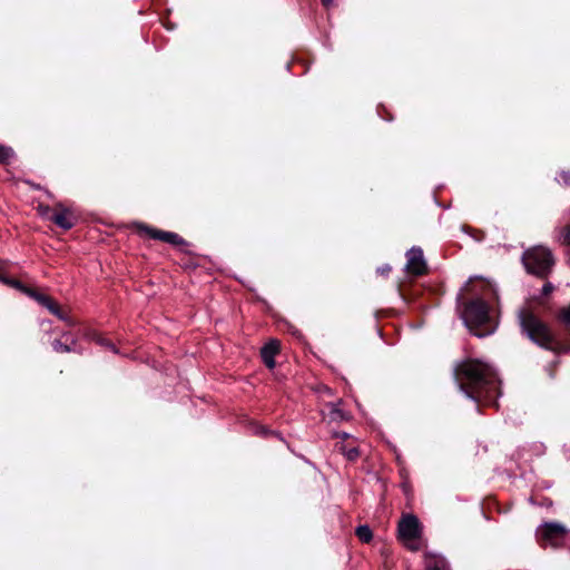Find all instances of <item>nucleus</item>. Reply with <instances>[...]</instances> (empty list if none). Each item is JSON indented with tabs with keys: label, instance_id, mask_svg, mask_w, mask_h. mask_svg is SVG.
Wrapping results in <instances>:
<instances>
[{
	"label": "nucleus",
	"instance_id": "3",
	"mask_svg": "<svg viewBox=\"0 0 570 570\" xmlns=\"http://www.w3.org/2000/svg\"><path fill=\"white\" fill-rule=\"evenodd\" d=\"M518 324L523 337L540 348H552L553 331L528 304L518 309Z\"/></svg>",
	"mask_w": 570,
	"mask_h": 570
},
{
	"label": "nucleus",
	"instance_id": "13",
	"mask_svg": "<svg viewBox=\"0 0 570 570\" xmlns=\"http://www.w3.org/2000/svg\"><path fill=\"white\" fill-rule=\"evenodd\" d=\"M425 570H449V564L444 558L426 553Z\"/></svg>",
	"mask_w": 570,
	"mask_h": 570
},
{
	"label": "nucleus",
	"instance_id": "31",
	"mask_svg": "<svg viewBox=\"0 0 570 570\" xmlns=\"http://www.w3.org/2000/svg\"><path fill=\"white\" fill-rule=\"evenodd\" d=\"M342 438H343V439H347V438H348V435H347L346 433H342Z\"/></svg>",
	"mask_w": 570,
	"mask_h": 570
},
{
	"label": "nucleus",
	"instance_id": "7",
	"mask_svg": "<svg viewBox=\"0 0 570 570\" xmlns=\"http://www.w3.org/2000/svg\"><path fill=\"white\" fill-rule=\"evenodd\" d=\"M405 272L415 277L428 274L429 267L422 248L414 246L406 252Z\"/></svg>",
	"mask_w": 570,
	"mask_h": 570
},
{
	"label": "nucleus",
	"instance_id": "26",
	"mask_svg": "<svg viewBox=\"0 0 570 570\" xmlns=\"http://www.w3.org/2000/svg\"><path fill=\"white\" fill-rule=\"evenodd\" d=\"M553 285L551 283H546L542 287V295L548 296L553 291Z\"/></svg>",
	"mask_w": 570,
	"mask_h": 570
},
{
	"label": "nucleus",
	"instance_id": "19",
	"mask_svg": "<svg viewBox=\"0 0 570 570\" xmlns=\"http://www.w3.org/2000/svg\"><path fill=\"white\" fill-rule=\"evenodd\" d=\"M13 157H14L13 149L11 147L0 144V164L8 165Z\"/></svg>",
	"mask_w": 570,
	"mask_h": 570
},
{
	"label": "nucleus",
	"instance_id": "24",
	"mask_svg": "<svg viewBox=\"0 0 570 570\" xmlns=\"http://www.w3.org/2000/svg\"><path fill=\"white\" fill-rule=\"evenodd\" d=\"M558 317L564 324L570 323V305L561 308L558 313Z\"/></svg>",
	"mask_w": 570,
	"mask_h": 570
},
{
	"label": "nucleus",
	"instance_id": "25",
	"mask_svg": "<svg viewBox=\"0 0 570 570\" xmlns=\"http://www.w3.org/2000/svg\"><path fill=\"white\" fill-rule=\"evenodd\" d=\"M391 271H392V267L389 264H383L382 266H379L376 268V274L387 277L389 274L391 273Z\"/></svg>",
	"mask_w": 570,
	"mask_h": 570
},
{
	"label": "nucleus",
	"instance_id": "17",
	"mask_svg": "<svg viewBox=\"0 0 570 570\" xmlns=\"http://www.w3.org/2000/svg\"><path fill=\"white\" fill-rule=\"evenodd\" d=\"M35 301L38 302L41 306L46 307L50 313H56V309L53 308L56 302L50 296L38 291Z\"/></svg>",
	"mask_w": 570,
	"mask_h": 570
},
{
	"label": "nucleus",
	"instance_id": "2",
	"mask_svg": "<svg viewBox=\"0 0 570 570\" xmlns=\"http://www.w3.org/2000/svg\"><path fill=\"white\" fill-rule=\"evenodd\" d=\"M453 375L460 390L479 406H499V379L490 365L468 357L454 366Z\"/></svg>",
	"mask_w": 570,
	"mask_h": 570
},
{
	"label": "nucleus",
	"instance_id": "14",
	"mask_svg": "<svg viewBox=\"0 0 570 570\" xmlns=\"http://www.w3.org/2000/svg\"><path fill=\"white\" fill-rule=\"evenodd\" d=\"M336 448L351 462L356 461L360 456V450L357 446H350L343 443H337Z\"/></svg>",
	"mask_w": 570,
	"mask_h": 570
},
{
	"label": "nucleus",
	"instance_id": "8",
	"mask_svg": "<svg viewBox=\"0 0 570 570\" xmlns=\"http://www.w3.org/2000/svg\"><path fill=\"white\" fill-rule=\"evenodd\" d=\"M567 530L563 525L554 522H547L538 530V541L541 546L550 543L558 546L566 537Z\"/></svg>",
	"mask_w": 570,
	"mask_h": 570
},
{
	"label": "nucleus",
	"instance_id": "29",
	"mask_svg": "<svg viewBox=\"0 0 570 570\" xmlns=\"http://www.w3.org/2000/svg\"><path fill=\"white\" fill-rule=\"evenodd\" d=\"M322 4L328 9L331 6H333L334 0H321Z\"/></svg>",
	"mask_w": 570,
	"mask_h": 570
},
{
	"label": "nucleus",
	"instance_id": "15",
	"mask_svg": "<svg viewBox=\"0 0 570 570\" xmlns=\"http://www.w3.org/2000/svg\"><path fill=\"white\" fill-rule=\"evenodd\" d=\"M355 535L363 543H370L373 539V532H372L371 528L366 524L358 525L355 529Z\"/></svg>",
	"mask_w": 570,
	"mask_h": 570
},
{
	"label": "nucleus",
	"instance_id": "32",
	"mask_svg": "<svg viewBox=\"0 0 570 570\" xmlns=\"http://www.w3.org/2000/svg\"><path fill=\"white\" fill-rule=\"evenodd\" d=\"M386 120H393V117L392 116H389L385 118Z\"/></svg>",
	"mask_w": 570,
	"mask_h": 570
},
{
	"label": "nucleus",
	"instance_id": "28",
	"mask_svg": "<svg viewBox=\"0 0 570 570\" xmlns=\"http://www.w3.org/2000/svg\"><path fill=\"white\" fill-rule=\"evenodd\" d=\"M397 289H399L400 296H401L404 301H409V299H410V298H409V296H407V294H406V293H405V291L403 289L402 285H399Z\"/></svg>",
	"mask_w": 570,
	"mask_h": 570
},
{
	"label": "nucleus",
	"instance_id": "27",
	"mask_svg": "<svg viewBox=\"0 0 570 570\" xmlns=\"http://www.w3.org/2000/svg\"><path fill=\"white\" fill-rule=\"evenodd\" d=\"M558 321L563 325L564 331H566V334H567V336H568V337H567V340H566V342H568V344L570 345V323L564 324V323H562L559 318H558Z\"/></svg>",
	"mask_w": 570,
	"mask_h": 570
},
{
	"label": "nucleus",
	"instance_id": "5",
	"mask_svg": "<svg viewBox=\"0 0 570 570\" xmlns=\"http://www.w3.org/2000/svg\"><path fill=\"white\" fill-rule=\"evenodd\" d=\"M42 214L48 215V219L63 230H69L76 226L78 216L62 204H57L53 208L50 206H40Z\"/></svg>",
	"mask_w": 570,
	"mask_h": 570
},
{
	"label": "nucleus",
	"instance_id": "10",
	"mask_svg": "<svg viewBox=\"0 0 570 570\" xmlns=\"http://www.w3.org/2000/svg\"><path fill=\"white\" fill-rule=\"evenodd\" d=\"M56 353H80L77 338L69 332H63L59 338L51 342Z\"/></svg>",
	"mask_w": 570,
	"mask_h": 570
},
{
	"label": "nucleus",
	"instance_id": "16",
	"mask_svg": "<svg viewBox=\"0 0 570 570\" xmlns=\"http://www.w3.org/2000/svg\"><path fill=\"white\" fill-rule=\"evenodd\" d=\"M559 240L562 245L568 247V263L570 264V223L564 225L559 230Z\"/></svg>",
	"mask_w": 570,
	"mask_h": 570
},
{
	"label": "nucleus",
	"instance_id": "18",
	"mask_svg": "<svg viewBox=\"0 0 570 570\" xmlns=\"http://www.w3.org/2000/svg\"><path fill=\"white\" fill-rule=\"evenodd\" d=\"M544 350L546 351L554 352L557 354L570 353V345L568 344V342H561L553 334V346H552V348H544Z\"/></svg>",
	"mask_w": 570,
	"mask_h": 570
},
{
	"label": "nucleus",
	"instance_id": "9",
	"mask_svg": "<svg viewBox=\"0 0 570 570\" xmlns=\"http://www.w3.org/2000/svg\"><path fill=\"white\" fill-rule=\"evenodd\" d=\"M400 539L404 541H414L421 538L422 525L414 514H404L397 525Z\"/></svg>",
	"mask_w": 570,
	"mask_h": 570
},
{
	"label": "nucleus",
	"instance_id": "21",
	"mask_svg": "<svg viewBox=\"0 0 570 570\" xmlns=\"http://www.w3.org/2000/svg\"><path fill=\"white\" fill-rule=\"evenodd\" d=\"M94 341L100 346L111 350L114 353L118 352L116 345L109 338L102 336L101 334H95Z\"/></svg>",
	"mask_w": 570,
	"mask_h": 570
},
{
	"label": "nucleus",
	"instance_id": "4",
	"mask_svg": "<svg viewBox=\"0 0 570 570\" xmlns=\"http://www.w3.org/2000/svg\"><path fill=\"white\" fill-rule=\"evenodd\" d=\"M522 264L527 273L547 278L553 269L556 259L550 248L537 245L523 252Z\"/></svg>",
	"mask_w": 570,
	"mask_h": 570
},
{
	"label": "nucleus",
	"instance_id": "23",
	"mask_svg": "<svg viewBox=\"0 0 570 570\" xmlns=\"http://www.w3.org/2000/svg\"><path fill=\"white\" fill-rule=\"evenodd\" d=\"M558 181L564 187H570V170H561Z\"/></svg>",
	"mask_w": 570,
	"mask_h": 570
},
{
	"label": "nucleus",
	"instance_id": "30",
	"mask_svg": "<svg viewBox=\"0 0 570 570\" xmlns=\"http://www.w3.org/2000/svg\"><path fill=\"white\" fill-rule=\"evenodd\" d=\"M409 548H410L411 550H413V551H416V550H419V549H420L417 546H410Z\"/></svg>",
	"mask_w": 570,
	"mask_h": 570
},
{
	"label": "nucleus",
	"instance_id": "22",
	"mask_svg": "<svg viewBox=\"0 0 570 570\" xmlns=\"http://www.w3.org/2000/svg\"><path fill=\"white\" fill-rule=\"evenodd\" d=\"M56 313H51L52 315L57 316L59 320L65 321L68 325H73V321L67 315L65 311L56 303L53 305Z\"/></svg>",
	"mask_w": 570,
	"mask_h": 570
},
{
	"label": "nucleus",
	"instance_id": "1",
	"mask_svg": "<svg viewBox=\"0 0 570 570\" xmlns=\"http://www.w3.org/2000/svg\"><path fill=\"white\" fill-rule=\"evenodd\" d=\"M489 296H495L491 284L482 278H470L456 296L458 308L472 334L484 337L492 334L498 322L490 313Z\"/></svg>",
	"mask_w": 570,
	"mask_h": 570
},
{
	"label": "nucleus",
	"instance_id": "6",
	"mask_svg": "<svg viewBox=\"0 0 570 570\" xmlns=\"http://www.w3.org/2000/svg\"><path fill=\"white\" fill-rule=\"evenodd\" d=\"M134 226L138 234H146L151 239L168 243L176 247L188 245V242L177 233L158 229L145 223H135Z\"/></svg>",
	"mask_w": 570,
	"mask_h": 570
},
{
	"label": "nucleus",
	"instance_id": "11",
	"mask_svg": "<svg viewBox=\"0 0 570 570\" xmlns=\"http://www.w3.org/2000/svg\"><path fill=\"white\" fill-rule=\"evenodd\" d=\"M0 282L10 287H13V288L20 291L21 293L26 294L27 296H29L33 299L38 292L37 288L30 287V286L23 284L22 282H20L19 279H16V278H12V277L6 275L4 265H3V262H1V261H0Z\"/></svg>",
	"mask_w": 570,
	"mask_h": 570
},
{
	"label": "nucleus",
	"instance_id": "12",
	"mask_svg": "<svg viewBox=\"0 0 570 570\" xmlns=\"http://www.w3.org/2000/svg\"><path fill=\"white\" fill-rule=\"evenodd\" d=\"M281 352V343L278 340H271L261 348V357L265 366L269 370L276 365L275 356Z\"/></svg>",
	"mask_w": 570,
	"mask_h": 570
},
{
	"label": "nucleus",
	"instance_id": "20",
	"mask_svg": "<svg viewBox=\"0 0 570 570\" xmlns=\"http://www.w3.org/2000/svg\"><path fill=\"white\" fill-rule=\"evenodd\" d=\"M253 431L256 435H259V436H263V438H269V436H276V438H279V433L278 432H275V431H271L269 429H267L266 426L264 425H259V424H254L253 425Z\"/></svg>",
	"mask_w": 570,
	"mask_h": 570
}]
</instances>
